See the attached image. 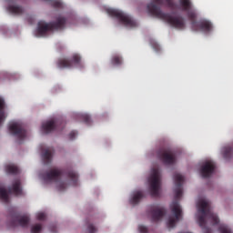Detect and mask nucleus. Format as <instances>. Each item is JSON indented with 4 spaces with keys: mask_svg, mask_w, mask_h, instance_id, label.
Here are the masks:
<instances>
[{
    "mask_svg": "<svg viewBox=\"0 0 233 233\" xmlns=\"http://www.w3.org/2000/svg\"><path fill=\"white\" fill-rule=\"evenodd\" d=\"M180 6L175 2V0H153L147 5L149 14L171 25V27L184 30L186 28L185 18L181 15L171 16L169 13L162 11L160 6H166L167 9L176 12L182 10L187 13V19L194 21L198 17V13L193 8L191 0H179Z\"/></svg>",
    "mask_w": 233,
    "mask_h": 233,
    "instance_id": "1",
    "label": "nucleus"
},
{
    "mask_svg": "<svg viewBox=\"0 0 233 233\" xmlns=\"http://www.w3.org/2000/svg\"><path fill=\"white\" fill-rule=\"evenodd\" d=\"M173 179L175 180V188L173 189L175 192V200H173V203H171L169 208H171V213L175 218H169V219H167V228H174L176 224L182 218L183 215L178 199H180L183 195V182L185 181V177L177 173L173 176Z\"/></svg>",
    "mask_w": 233,
    "mask_h": 233,
    "instance_id": "2",
    "label": "nucleus"
},
{
    "mask_svg": "<svg viewBox=\"0 0 233 233\" xmlns=\"http://www.w3.org/2000/svg\"><path fill=\"white\" fill-rule=\"evenodd\" d=\"M198 216H197V221L198 226L202 228L204 233H212V230L208 228V224L215 226L219 223L218 217L212 211L210 204L206 200H200L198 205Z\"/></svg>",
    "mask_w": 233,
    "mask_h": 233,
    "instance_id": "3",
    "label": "nucleus"
},
{
    "mask_svg": "<svg viewBox=\"0 0 233 233\" xmlns=\"http://www.w3.org/2000/svg\"><path fill=\"white\" fill-rule=\"evenodd\" d=\"M67 19L64 16H58L56 21L46 23L39 21L37 25L36 33L38 36H46L49 32L63 30L66 27Z\"/></svg>",
    "mask_w": 233,
    "mask_h": 233,
    "instance_id": "4",
    "label": "nucleus"
},
{
    "mask_svg": "<svg viewBox=\"0 0 233 233\" xmlns=\"http://www.w3.org/2000/svg\"><path fill=\"white\" fill-rule=\"evenodd\" d=\"M106 12L110 16L116 18L117 20H119L120 23L127 27L133 28L137 26V23L136 20H134L130 15L125 14L118 9L107 8Z\"/></svg>",
    "mask_w": 233,
    "mask_h": 233,
    "instance_id": "5",
    "label": "nucleus"
},
{
    "mask_svg": "<svg viewBox=\"0 0 233 233\" xmlns=\"http://www.w3.org/2000/svg\"><path fill=\"white\" fill-rule=\"evenodd\" d=\"M56 66L59 69H71L74 66L83 67L81 56L78 54L71 57H60L56 61Z\"/></svg>",
    "mask_w": 233,
    "mask_h": 233,
    "instance_id": "6",
    "label": "nucleus"
},
{
    "mask_svg": "<svg viewBox=\"0 0 233 233\" xmlns=\"http://www.w3.org/2000/svg\"><path fill=\"white\" fill-rule=\"evenodd\" d=\"M148 182L150 185L151 196L158 197L161 185V174L158 168H153V173H151Z\"/></svg>",
    "mask_w": 233,
    "mask_h": 233,
    "instance_id": "7",
    "label": "nucleus"
},
{
    "mask_svg": "<svg viewBox=\"0 0 233 233\" xmlns=\"http://www.w3.org/2000/svg\"><path fill=\"white\" fill-rule=\"evenodd\" d=\"M190 21H191V27H193V30L195 31H200L204 34H209L213 31L212 22L208 19H200L197 21V18H196Z\"/></svg>",
    "mask_w": 233,
    "mask_h": 233,
    "instance_id": "8",
    "label": "nucleus"
},
{
    "mask_svg": "<svg viewBox=\"0 0 233 233\" xmlns=\"http://www.w3.org/2000/svg\"><path fill=\"white\" fill-rule=\"evenodd\" d=\"M157 157L158 159L164 163V165H174L176 163V154L172 151V149H167L162 147V149H158L157 152Z\"/></svg>",
    "mask_w": 233,
    "mask_h": 233,
    "instance_id": "9",
    "label": "nucleus"
},
{
    "mask_svg": "<svg viewBox=\"0 0 233 233\" xmlns=\"http://www.w3.org/2000/svg\"><path fill=\"white\" fill-rule=\"evenodd\" d=\"M9 132L17 138L19 143H22L27 136V131L25 129L23 124H19V122L10 124Z\"/></svg>",
    "mask_w": 233,
    "mask_h": 233,
    "instance_id": "10",
    "label": "nucleus"
},
{
    "mask_svg": "<svg viewBox=\"0 0 233 233\" xmlns=\"http://www.w3.org/2000/svg\"><path fill=\"white\" fill-rule=\"evenodd\" d=\"M30 222V218L27 215L20 216L17 213L11 215V227L15 228L20 226L22 228H27Z\"/></svg>",
    "mask_w": 233,
    "mask_h": 233,
    "instance_id": "11",
    "label": "nucleus"
},
{
    "mask_svg": "<svg viewBox=\"0 0 233 233\" xmlns=\"http://www.w3.org/2000/svg\"><path fill=\"white\" fill-rule=\"evenodd\" d=\"M63 171L58 168H53L42 175V178L46 183L56 182L61 178Z\"/></svg>",
    "mask_w": 233,
    "mask_h": 233,
    "instance_id": "12",
    "label": "nucleus"
},
{
    "mask_svg": "<svg viewBox=\"0 0 233 233\" xmlns=\"http://www.w3.org/2000/svg\"><path fill=\"white\" fill-rule=\"evenodd\" d=\"M149 214L151 215V220L157 222L164 218L167 210L162 207L153 205L150 207Z\"/></svg>",
    "mask_w": 233,
    "mask_h": 233,
    "instance_id": "13",
    "label": "nucleus"
},
{
    "mask_svg": "<svg viewBox=\"0 0 233 233\" xmlns=\"http://www.w3.org/2000/svg\"><path fill=\"white\" fill-rule=\"evenodd\" d=\"M216 169V165L212 161L204 162L202 167H200V176L204 178H208L214 173Z\"/></svg>",
    "mask_w": 233,
    "mask_h": 233,
    "instance_id": "14",
    "label": "nucleus"
},
{
    "mask_svg": "<svg viewBox=\"0 0 233 233\" xmlns=\"http://www.w3.org/2000/svg\"><path fill=\"white\" fill-rule=\"evenodd\" d=\"M56 129H58V127L57 122H55V120H48L42 124V130L45 134H49Z\"/></svg>",
    "mask_w": 233,
    "mask_h": 233,
    "instance_id": "15",
    "label": "nucleus"
},
{
    "mask_svg": "<svg viewBox=\"0 0 233 233\" xmlns=\"http://www.w3.org/2000/svg\"><path fill=\"white\" fill-rule=\"evenodd\" d=\"M53 155H54V150L51 149L50 147H48L47 149H45L42 155V158L46 165H48L52 162Z\"/></svg>",
    "mask_w": 233,
    "mask_h": 233,
    "instance_id": "16",
    "label": "nucleus"
},
{
    "mask_svg": "<svg viewBox=\"0 0 233 233\" xmlns=\"http://www.w3.org/2000/svg\"><path fill=\"white\" fill-rule=\"evenodd\" d=\"M8 192H9V194L14 193L15 196L23 195V191L21 189V182H20V180H16L13 184V187H9Z\"/></svg>",
    "mask_w": 233,
    "mask_h": 233,
    "instance_id": "17",
    "label": "nucleus"
},
{
    "mask_svg": "<svg viewBox=\"0 0 233 233\" xmlns=\"http://www.w3.org/2000/svg\"><path fill=\"white\" fill-rule=\"evenodd\" d=\"M7 11L12 15H20L23 14L24 9L20 5L9 4Z\"/></svg>",
    "mask_w": 233,
    "mask_h": 233,
    "instance_id": "18",
    "label": "nucleus"
},
{
    "mask_svg": "<svg viewBox=\"0 0 233 233\" xmlns=\"http://www.w3.org/2000/svg\"><path fill=\"white\" fill-rule=\"evenodd\" d=\"M5 104L4 98L0 96V125L5 120L7 117L6 113L5 112Z\"/></svg>",
    "mask_w": 233,
    "mask_h": 233,
    "instance_id": "19",
    "label": "nucleus"
},
{
    "mask_svg": "<svg viewBox=\"0 0 233 233\" xmlns=\"http://www.w3.org/2000/svg\"><path fill=\"white\" fill-rule=\"evenodd\" d=\"M143 198H144L143 192L137 191L134 194L133 198L130 200V203L132 205H137Z\"/></svg>",
    "mask_w": 233,
    "mask_h": 233,
    "instance_id": "20",
    "label": "nucleus"
},
{
    "mask_svg": "<svg viewBox=\"0 0 233 233\" xmlns=\"http://www.w3.org/2000/svg\"><path fill=\"white\" fill-rule=\"evenodd\" d=\"M66 176L73 181V185L76 186L77 185V180H78V175L76 172L73 170H67L66 171Z\"/></svg>",
    "mask_w": 233,
    "mask_h": 233,
    "instance_id": "21",
    "label": "nucleus"
},
{
    "mask_svg": "<svg viewBox=\"0 0 233 233\" xmlns=\"http://www.w3.org/2000/svg\"><path fill=\"white\" fill-rule=\"evenodd\" d=\"M5 171L7 174L16 175L19 173V169L15 165H8L5 167Z\"/></svg>",
    "mask_w": 233,
    "mask_h": 233,
    "instance_id": "22",
    "label": "nucleus"
},
{
    "mask_svg": "<svg viewBox=\"0 0 233 233\" xmlns=\"http://www.w3.org/2000/svg\"><path fill=\"white\" fill-rule=\"evenodd\" d=\"M111 63L113 66H121L123 64V58L119 55H114Z\"/></svg>",
    "mask_w": 233,
    "mask_h": 233,
    "instance_id": "23",
    "label": "nucleus"
},
{
    "mask_svg": "<svg viewBox=\"0 0 233 233\" xmlns=\"http://www.w3.org/2000/svg\"><path fill=\"white\" fill-rule=\"evenodd\" d=\"M0 199L3 200L5 203H8L9 202L8 193L3 187H0Z\"/></svg>",
    "mask_w": 233,
    "mask_h": 233,
    "instance_id": "24",
    "label": "nucleus"
},
{
    "mask_svg": "<svg viewBox=\"0 0 233 233\" xmlns=\"http://www.w3.org/2000/svg\"><path fill=\"white\" fill-rule=\"evenodd\" d=\"M233 154V147H226L223 151V157L228 159Z\"/></svg>",
    "mask_w": 233,
    "mask_h": 233,
    "instance_id": "25",
    "label": "nucleus"
},
{
    "mask_svg": "<svg viewBox=\"0 0 233 233\" xmlns=\"http://www.w3.org/2000/svg\"><path fill=\"white\" fill-rule=\"evenodd\" d=\"M219 233H232V230L227 225L221 224L218 227Z\"/></svg>",
    "mask_w": 233,
    "mask_h": 233,
    "instance_id": "26",
    "label": "nucleus"
},
{
    "mask_svg": "<svg viewBox=\"0 0 233 233\" xmlns=\"http://www.w3.org/2000/svg\"><path fill=\"white\" fill-rule=\"evenodd\" d=\"M46 2H50L51 5L55 8H62L63 4L59 0H45Z\"/></svg>",
    "mask_w": 233,
    "mask_h": 233,
    "instance_id": "27",
    "label": "nucleus"
},
{
    "mask_svg": "<svg viewBox=\"0 0 233 233\" xmlns=\"http://www.w3.org/2000/svg\"><path fill=\"white\" fill-rule=\"evenodd\" d=\"M43 228L40 224H35L31 228V233H40Z\"/></svg>",
    "mask_w": 233,
    "mask_h": 233,
    "instance_id": "28",
    "label": "nucleus"
},
{
    "mask_svg": "<svg viewBox=\"0 0 233 233\" xmlns=\"http://www.w3.org/2000/svg\"><path fill=\"white\" fill-rule=\"evenodd\" d=\"M81 118L86 125L91 124V118H90L89 115H81Z\"/></svg>",
    "mask_w": 233,
    "mask_h": 233,
    "instance_id": "29",
    "label": "nucleus"
},
{
    "mask_svg": "<svg viewBox=\"0 0 233 233\" xmlns=\"http://www.w3.org/2000/svg\"><path fill=\"white\" fill-rule=\"evenodd\" d=\"M87 230H88V233H95L96 231V228L93 224L88 223Z\"/></svg>",
    "mask_w": 233,
    "mask_h": 233,
    "instance_id": "30",
    "label": "nucleus"
},
{
    "mask_svg": "<svg viewBox=\"0 0 233 233\" xmlns=\"http://www.w3.org/2000/svg\"><path fill=\"white\" fill-rule=\"evenodd\" d=\"M138 229H139L140 233H148V228L144 225H140L138 227Z\"/></svg>",
    "mask_w": 233,
    "mask_h": 233,
    "instance_id": "31",
    "label": "nucleus"
},
{
    "mask_svg": "<svg viewBox=\"0 0 233 233\" xmlns=\"http://www.w3.org/2000/svg\"><path fill=\"white\" fill-rule=\"evenodd\" d=\"M36 218L38 220L43 221L46 219V216L45 213H38Z\"/></svg>",
    "mask_w": 233,
    "mask_h": 233,
    "instance_id": "32",
    "label": "nucleus"
},
{
    "mask_svg": "<svg viewBox=\"0 0 233 233\" xmlns=\"http://www.w3.org/2000/svg\"><path fill=\"white\" fill-rule=\"evenodd\" d=\"M77 136V131H71L69 134V139L73 140Z\"/></svg>",
    "mask_w": 233,
    "mask_h": 233,
    "instance_id": "33",
    "label": "nucleus"
},
{
    "mask_svg": "<svg viewBox=\"0 0 233 233\" xmlns=\"http://www.w3.org/2000/svg\"><path fill=\"white\" fill-rule=\"evenodd\" d=\"M153 46V49L156 52H159L160 51V46L157 43H153V45H151Z\"/></svg>",
    "mask_w": 233,
    "mask_h": 233,
    "instance_id": "34",
    "label": "nucleus"
},
{
    "mask_svg": "<svg viewBox=\"0 0 233 233\" xmlns=\"http://www.w3.org/2000/svg\"><path fill=\"white\" fill-rule=\"evenodd\" d=\"M66 188V183L62 182V183H60V184L58 185V189H59L60 191H64Z\"/></svg>",
    "mask_w": 233,
    "mask_h": 233,
    "instance_id": "35",
    "label": "nucleus"
},
{
    "mask_svg": "<svg viewBox=\"0 0 233 233\" xmlns=\"http://www.w3.org/2000/svg\"><path fill=\"white\" fill-rule=\"evenodd\" d=\"M49 229H50V231H51L52 233H56L57 228H56V226L52 225V226L49 228Z\"/></svg>",
    "mask_w": 233,
    "mask_h": 233,
    "instance_id": "36",
    "label": "nucleus"
},
{
    "mask_svg": "<svg viewBox=\"0 0 233 233\" xmlns=\"http://www.w3.org/2000/svg\"><path fill=\"white\" fill-rule=\"evenodd\" d=\"M9 1H10V3H12L13 5H15V2H16V0H9Z\"/></svg>",
    "mask_w": 233,
    "mask_h": 233,
    "instance_id": "37",
    "label": "nucleus"
},
{
    "mask_svg": "<svg viewBox=\"0 0 233 233\" xmlns=\"http://www.w3.org/2000/svg\"><path fill=\"white\" fill-rule=\"evenodd\" d=\"M187 233H189V232H187Z\"/></svg>",
    "mask_w": 233,
    "mask_h": 233,
    "instance_id": "38",
    "label": "nucleus"
}]
</instances>
